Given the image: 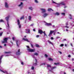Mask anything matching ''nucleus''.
Segmentation results:
<instances>
[{
  "instance_id": "obj_1",
  "label": "nucleus",
  "mask_w": 74,
  "mask_h": 74,
  "mask_svg": "<svg viewBox=\"0 0 74 74\" xmlns=\"http://www.w3.org/2000/svg\"><path fill=\"white\" fill-rule=\"evenodd\" d=\"M47 69L49 70V71H51V72H52V73H54L53 71V69H56V66L53 67L52 68L51 67V65H50L49 64H47Z\"/></svg>"
},
{
  "instance_id": "obj_2",
  "label": "nucleus",
  "mask_w": 74,
  "mask_h": 74,
  "mask_svg": "<svg viewBox=\"0 0 74 74\" xmlns=\"http://www.w3.org/2000/svg\"><path fill=\"white\" fill-rule=\"evenodd\" d=\"M9 18H10V16H8L5 18V19L7 21V24L6 25V28L7 29H10V26L9 25V24H8V23H9L8 22Z\"/></svg>"
},
{
  "instance_id": "obj_3",
  "label": "nucleus",
  "mask_w": 74,
  "mask_h": 74,
  "mask_svg": "<svg viewBox=\"0 0 74 74\" xmlns=\"http://www.w3.org/2000/svg\"><path fill=\"white\" fill-rule=\"evenodd\" d=\"M26 47L27 48V50L29 52H35V49H32L29 48V46H27Z\"/></svg>"
},
{
  "instance_id": "obj_4",
  "label": "nucleus",
  "mask_w": 74,
  "mask_h": 74,
  "mask_svg": "<svg viewBox=\"0 0 74 74\" xmlns=\"http://www.w3.org/2000/svg\"><path fill=\"white\" fill-rule=\"evenodd\" d=\"M10 38V37L5 38L3 39V41H2V43H6L7 42V40Z\"/></svg>"
},
{
  "instance_id": "obj_5",
  "label": "nucleus",
  "mask_w": 74,
  "mask_h": 74,
  "mask_svg": "<svg viewBox=\"0 0 74 74\" xmlns=\"http://www.w3.org/2000/svg\"><path fill=\"white\" fill-rule=\"evenodd\" d=\"M34 55H36V56H38V53H35L34 54V55H32V57L33 58H34L35 59L36 62L37 63V59H36V58H35V56H34Z\"/></svg>"
},
{
  "instance_id": "obj_6",
  "label": "nucleus",
  "mask_w": 74,
  "mask_h": 74,
  "mask_svg": "<svg viewBox=\"0 0 74 74\" xmlns=\"http://www.w3.org/2000/svg\"><path fill=\"white\" fill-rule=\"evenodd\" d=\"M10 52H5L4 53L5 54V56H10Z\"/></svg>"
},
{
  "instance_id": "obj_7",
  "label": "nucleus",
  "mask_w": 74,
  "mask_h": 74,
  "mask_svg": "<svg viewBox=\"0 0 74 74\" xmlns=\"http://www.w3.org/2000/svg\"><path fill=\"white\" fill-rule=\"evenodd\" d=\"M21 53V52H20V49H19L18 50V51L16 52V54L17 56H19Z\"/></svg>"
},
{
  "instance_id": "obj_8",
  "label": "nucleus",
  "mask_w": 74,
  "mask_h": 74,
  "mask_svg": "<svg viewBox=\"0 0 74 74\" xmlns=\"http://www.w3.org/2000/svg\"><path fill=\"white\" fill-rule=\"evenodd\" d=\"M40 10L41 11V13H42V14H44V13L46 12V10H45V9L41 8Z\"/></svg>"
},
{
  "instance_id": "obj_9",
  "label": "nucleus",
  "mask_w": 74,
  "mask_h": 74,
  "mask_svg": "<svg viewBox=\"0 0 74 74\" xmlns=\"http://www.w3.org/2000/svg\"><path fill=\"white\" fill-rule=\"evenodd\" d=\"M16 42L17 46L18 47H19V45L20 44V41L19 40H16Z\"/></svg>"
},
{
  "instance_id": "obj_10",
  "label": "nucleus",
  "mask_w": 74,
  "mask_h": 74,
  "mask_svg": "<svg viewBox=\"0 0 74 74\" xmlns=\"http://www.w3.org/2000/svg\"><path fill=\"white\" fill-rule=\"evenodd\" d=\"M17 22L19 28H21V25L20 24V21L19 19H17Z\"/></svg>"
},
{
  "instance_id": "obj_11",
  "label": "nucleus",
  "mask_w": 74,
  "mask_h": 74,
  "mask_svg": "<svg viewBox=\"0 0 74 74\" xmlns=\"http://www.w3.org/2000/svg\"><path fill=\"white\" fill-rule=\"evenodd\" d=\"M54 32H55V31L50 30L48 36L51 37V36L52 35V33H53Z\"/></svg>"
},
{
  "instance_id": "obj_12",
  "label": "nucleus",
  "mask_w": 74,
  "mask_h": 74,
  "mask_svg": "<svg viewBox=\"0 0 74 74\" xmlns=\"http://www.w3.org/2000/svg\"><path fill=\"white\" fill-rule=\"evenodd\" d=\"M48 15V14L47 13H44L43 15L42 16L44 18H46V17H47V16Z\"/></svg>"
},
{
  "instance_id": "obj_13",
  "label": "nucleus",
  "mask_w": 74,
  "mask_h": 74,
  "mask_svg": "<svg viewBox=\"0 0 74 74\" xmlns=\"http://www.w3.org/2000/svg\"><path fill=\"white\" fill-rule=\"evenodd\" d=\"M25 33H27L28 34H29L30 33V29H25Z\"/></svg>"
},
{
  "instance_id": "obj_14",
  "label": "nucleus",
  "mask_w": 74,
  "mask_h": 74,
  "mask_svg": "<svg viewBox=\"0 0 74 74\" xmlns=\"http://www.w3.org/2000/svg\"><path fill=\"white\" fill-rule=\"evenodd\" d=\"M18 7H20V8H22L23 7V3L21 2L20 4L18 5Z\"/></svg>"
},
{
  "instance_id": "obj_15",
  "label": "nucleus",
  "mask_w": 74,
  "mask_h": 74,
  "mask_svg": "<svg viewBox=\"0 0 74 74\" xmlns=\"http://www.w3.org/2000/svg\"><path fill=\"white\" fill-rule=\"evenodd\" d=\"M5 7L6 8H8V5L7 2L5 3Z\"/></svg>"
},
{
  "instance_id": "obj_16",
  "label": "nucleus",
  "mask_w": 74,
  "mask_h": 74,
  "mask_svg": "<svg viewBox=\"0 0 74 74\" xmlns=\"http://www.w3.org/2000/svg\"><path fill=\"white\" fill-rule=\"evenodd\" d=\"M45 25H46V26H51V25H52V24L50 23H46L45 24Z\"/></svg>"
},
{
  "instance_id": "obj_17",
  "label": "nucleus",
  "mask_w": 74,
  "mask_h": 74,
  "mask_svg": "<svg viewBox=\"0 0 74 74\" xmlns=\"http://www.w3.org/2000/svg\"><path fill=\"white\" fill-rule=\"evenodd\" d=\"M38 32L39 33H40V34H41L42 33H43V32H42V31L41 30L39 29L38 30Z\"/></svg>"
},
{
  "instance_id": "obj_18",
  "label": "nucleus",
  "mask_w": 74,
  "mask_h": 74,
  "mask_svg": "<svg viewBox=\"0 0 74 74\" xmlns=\"http://www.w3.org/2000/svg\"><path fill=\"white\" fill-rule=\"evenodd\" d=\"M3 55L1 56L0 57V64L1 63V59H2V58H3Z\"/></svg>"
},
{
  "instance_id": "obj_19",
  "label": "nucleus",
  "mask_w": 74,
  "mask_h": 74,
  "mask_svg": "<svg viewBox=\"0 0 74 74\" xmlns=\"http://www.w3.org/2000/svg\"><path fill=\"white\" fill-rule=\"evenodd\" d=\"M28 19L29 21H32V16H30L28 17Z\"/></svg>"
},
{
  "instance_id": "obj_20",
  "label": "nucleus",
  "mask_w": 74,
  "mask_h": 74,
  "mask_svg": "<svg viewBox=\"0 0 74 74\" xmlns=\"http://www.w3.org/2000/svg\"><path fill=\"white\" fill-rule=\"evenodd\" d=\"M23 40H24V41H27V42H29V40H28V39L27 38H23Z\"/></svg>"
},
{
  "instance_id": "obj_21",
  "label": "nucleus",
  "mask_w": 74,
  "mask_h": 74,
  "mask_svg": "<svg viewBox=\"0 0 74 74\" xmlns=\"http://www.w3.org/2000/svg\"><path fill=\"white\" fill-rule=\"evenodd\" d=\"M43 33H44V36H46V37H47V34L45 33V32H43Z\"/></svg>"
},
{
  "instance_id": "obj_22",
  "label": "nucleus",
  "mask_w": 74,
  "mask_h": 74,
  "mask_svg": "<svg viewBox=\"0 0 74 74\" xmlns=\"http://www.w3.org/2000/svg\"><path fill=\"white\" fill-rule=\"evenodd\" d=\"M48 42L49 44H51L53 46V43L52 42H51L50 41H48Z\"/></svg>"
},
{
  "instance_id": "obj_23",
  "label": "nucleus",
  "mask_w": 74,
  "mask_h": 74,
  "mask_svg": "<svg viewBox=\"0 0 74 74\" xmlns=\"http://www.w3.org/2000/svg\"><path fill=\"white\" fill-rule=\"evenodd\" d=\"M60 4L62 5H66V4L64 3V2H61V3H60Z\"/></svg>"
},
{
  "instance_id": "obj_24",
  "label": "nucleus",
  "mask_w": 74,
  "mask_h": 74,
  "mask_svg": "<svg viewBox=\"0 0 74 74\" xmlns=\"http://www.w3.org/2000/svg\"><path fill=\"white\" fill-rule=\"evenodd\" d=\"M56 4H57V7H60V3H56Z\"/></svg>"
},
{
  "instance_id": "obj_25",
  "label": "nucleus",
  "mask_w": 74,
  "mask_h": 74,
  "mask_svg": "<svg viewBox=\"0 0 74 74\" xmlns=\"http://www.w3.org/2000/svg\"><path fill=\"white\" fill-rule=\"evenodd\" d=\"M29 10H31V11H33V8L32 7H30L29 8Z\"/></svg>"
},
{
  "instance_id": "obj_26",
  "label": "nucleus",
  "mask_w": 74,
  "mask_h": 74,
  "mask_svg": "<svg viewBox=\"0 0 74 74\" xmlns=\"http://www.w3.org/2000/svg\"><path fill=\"white\" fill-rule=\"evenodd\" d=\"M49 60L53 61V60L51 58H48Z\"/></svg>"
},
{
  "instance_id": "obj_27",
  "label": "nucleus",
  "mask_w": 74,
  "mask_h": 74,
  "mask_svg": "<svg viewBox=\"0 0 74 74\" xmlns=\"http://www.w3.org/2000/svg\"><path fill=\"white\" fill-rule=\"evenodd\" d=\"M59 15V13L58 12H56L55 14V15Z\"/></svg>"
},
{
  "instance_id": "obj_28",
  "label": "nucleus",
  "mask_w": 74,
  "mask_h": 74,
  "mask_svg": "<svg viewBox=\"0 0 74 74\" xmlns=\"http://www.w3.org/2000/svg\"><path fill=\"white\" fill-rule=\"evenodd\" d=\"M51 10H52V11H53V10L52 9L49 8L48 9V11H51Z\"/></svg>"
},
{
  "instance_id": "obj_29",
  "label": "nucleus",
  "mask_w": 74,
  "mask_h": 74,
  "mask_svg": "<svg viewBox=\"0 0 74 74\" xmlns=\"http://www.w3.org/2000/svg\"><path fill=\"white\" fill-rule=\"evenodd\" d=\"M69 16H71V17H69V19H72V17H71V14H69Z\"/></svg>"
},
{
  "instance_id": "obj_30",
  "label": "nucleus",
  "mask_w": 74,
  "mask_h": 74,
  "mask_svg": "<svg viewBox=\"0 0 74 74\" xmlns=\"http://www.w3.org/2000/svg\"><path fill=\"white\" fill-rule=\"evenodd\" d=\"M24 19V16H22L20 18V19Z\"/></svg>"
},
{
  "instance_id": "obj_31",
  "label": "nucleus",
  "mask_w": 74,
  "mask_h": 74,
  "mask_svg": "<svg viewBox=\"0 0 74 74\" xmlns=\"http://www.w3.org/2000/svg\"><path fill=\"white\" fill-rule=\"evenodd\" d=\"M34 1H35V3H38V2L37 0H35Z\"/></svg>"
},
{
  "instance_id": "obj_32",
  "label": "nucleus",
  "mask_w": 74,
  "mask_h": 74,
  "mask_svg": "<svg viewBox=\"0 0 74 74\" xmlns=\"http://www.w3.org/2000/svg\"><path fill=\"white\" fill-rule=\"evenodd\" d=\"M62 15H63V16H64L65 15V13H61Z\"/></svg>"
},
{
  "instance_id": "obj_33",
  "label": "nucleus",
  "mask_w": 74,
  "mask_h": 74,
  "mask_svg": "<svg viewBox=\"0 0 74 74\" xmlns=\"http://www.w3.org/2000/svg\"><path fill=\"white\" fill-rule=\"evenodd\" d=\"M0 22H4V21L2 19L0 20Z\"/></svg>"
},
{
  "instance_id": "obj_34",
  "label": "nucleus",
  "mask_w": 74,
  "mask_h": 74,
  "mask_svg": "<svg viewBox=\"0 0 74 74\" xmlns=\"http://www.w3.org/2000/svg\"><path fill=\"white\" fill-rule=\"evenodd\" d=\"M64 46V44H61L60 45V47H63Z\"/></svg>"
},
{
  "instance_id": "obj_35",
  "label": "nucleus",
  "mask_w": 74,
  "mask_h": 74,
  "mask_svg": "<svg viewBox=\"0 0 74 74\" xmlns=\"http://www.w3.org/2000/svg\"><path fill=\"white\" fill-rule=\"evenodd\" d=\"M3 33V32H1V33H0V36H2Z\"/></svg>"
},
{
  "instance_id": "obj_36",
  "label": "nucleus",
  "mask_w": 74,
  "mask_h": 74,
  "mask_svg": "<svg viewBox=\"0 0 74 74\" xmlns=\"http://www.w3.org/2000/svg\"><path fill=\"white\" fill-rule=\"evenodd\" d=\"M54 64H55V65H58V64H59V63H55Z\"/></svg>"
},
{
  "instance_id": "obj_37",
  "label": "nucleus",
  "mask_w": 74,
  "mask_h": 74,
  "mask_svg": "<svg viewBox=\"0 0 74 74\" xmlns=\"http://www.w3.org/2000/svg\"><path fill=\"white\" fill-rule=\"evenodd\" d=\"M34 66H37V63H35L33 64Z\"/></svg>"
},
{
  "instance_id": "obj_38",
  "label": "nucleus",
  "mask_w": 74,
  "mask_h": 74,
  "mask_svg": "<svg viewBox=\"0 0 74 74\" xmlns=\"http://www.w3.org/2000/svg\"><path fill=\"white\" fill-rule=\"evenodd\" d=\"M65 27H66L67 29L69 28V26H67V25L65 26Z\"/></svg>"
},
{
  "instance_id": "obj_39",
  "label": "nucleus",
  "mask_w": 74,
  "mask_h": 74,
  "mask_svg": "<svg viewBox=\"0 0 74 74\" xmlns=\"http://www.w3.org/2000/svg\"><path fill=\"white\" fill-rule=\"evenodd\" d=\"M52 3H54V4H57V3L55 2H54L53 1H52Z\"/></svg>"
},
{
  "instance_id": "obj_40",
  "label": "nucleus",
  "mask_w": 74,
  "mask_h": 74,
  "mask_svg": "<svg viewBox=\"0 0 74 74\" xmlns=\"http://www.w3.org/2000/svg\"><path fill=\"white\" fill-rule=\"evenodd\" d=\"M36 47H39V45H38V44H36Z\"/></svg>"
},
{
  "instance_id": "obj_41",
  "label": "nucleus",
  "mask_w": 74,
  "mask_h": 74,
  "mask_svg": "<svg viewBox=\"0 0 74 74\" xmlns=\"http://www.w3.org/2000/svg\"><path fill=\"white\" fill-rule=\"evenodd\" d=\"M39 37H40V35H36V37L37 38H38Z\"/></svg>"
},
{
  "instance_id": "obj_42",
  "label": "nucleus",
  "mask_w": 74,
  "mask_h": 74,
  "mask_svg": "<svg viewBox=\"0 0 74 74\" xmlns=\"http://www.w3.org/2000/svg\"><path fill=\"white\" fill-rule=\"evenodd\" d=\"M45 57H46V58H47V57H48V55H47L46 54H45Z\"/></svg>"
},
{
  "instance_id": "obj_43",
  "label": "nucleus",
  "mask_w": 74,
  "mask_h": 74,
  "mask_svg": "<svg viewBox=\"0 0 74 74\" xmlns=\"http://www.w3.org/2000/svg\"><path fill=\"white\" fill-rule=\"evenodd\" d=\"M34 68L33 66H32L31 68L32 70H34Z\"/></svg>"
},
{
  "instance_id": "obj_44",
  "label": "nucleus",
  "mask_w": 74,
  "mask_h": 74,
  "mask_svg": "<svg viewBox=\"0 0 74 74\" xmlns=\"http://www.w3.org/2000/svg\"><path fill=\"white\" fill-rule=\"evenodd\" d=\"M66 26H67V25H69V24L68 23V22H67L66 23Z\"/></svg>"
},
{
  "instance_id": "obj_45",
  "label": "nucleus",
  "mask_w": 74,
  "mask_h": 74,
  "mask_svg": "<svg viewBox=\"0 0 74 74\" xmlns=\"http://www.w3.org/2000/svg\"><path fill=\"white\" fill-rule=\"evenodd\" d=\"M58 38H60V37H56V39H58Z\"/></svg>"
},
{
  "instance_id": "obj_46",
  "label": "nucleus",
  "mask_w": 74,
  "mask_h": 74,
  "mask_svg": "<svg viewBox=\"0 0 74 74\" xmlns=\"http://www.w3.org/2000/svg\"><path fill=\"white\" fill-rule=\"evenodd\" d=\"M31 46L32 48H33V45L32 44H31Z\"/></svg>"
},
{
  "instance_id": "obj_47",
  "label": "nucleus",
  "mask_w": 74,
  "mask_h": 74,
  "mask_svg": "<svg viewBox=\"0 0 74 74\" xmlns=\"http://www.w3.org/2000/svg\"><path fill=\"white\" fill-rule=\"evenodd\" d=\"M12 39L14 41V40H15V38H14V37H13L12 38Z\"/></svg>"
},
{
  "instance_id": "obj_48",
  "label": "nucleus",
  "mask_w": 74,
  "mask_h": 74,
  "mask_svg": "<svg viewBox=\"0 0 74 74\" xmlns=\"http://www.w3.org/2000/svg\"><path fill=\"white\" fill-rule=\"evenodd\" d=\"M21 64H22V65H23V62H21Z\"/></svg>"
},
{
  "instance_id": "obj_49",
  "label": "nucleus",
  "mask_w": 74,
  "mask_h": 74,
  "mask_svg": "<svg viewBox=\"0 0 74 74\" xmlns=\"http://www.w3.org/2000/svg\"><path fill=\"white\" fill-rule=\"evenodd\" d=\"M52 27H55V25H53L51 26Z\"/></svg>"
},
{
  "instance_id": "obj_50",
  "label": "nucleus",
  "mask_w": 74,
  "mask_h": 74,
  "mask_svg": "<svg viewBox=\"0 0 74 74\" xmlns=\"http://www.w3.org/2000/svg\"><path fill=\"white\" fill-rule=\"evenodd\" d=\"M51 40H53V38L52 37H51Z\"/></svg>"
},
{
  "instance_id": "obj_51",
  "label": "nucleus",
  "mask_w": 74,
  "mask_h": 74,
  "mask_svg": "<svg viewBox=\"0 0 74 74\" xmlns=\"http://www.w3.org/2000/svg\"><path fill=\"white\" fill-rule=\"evenodd\" d=\"M33 31H34V32H35L36 31V30H35V29H33Z\"/></svg>"
},
{
  "instance_id": "obj_52",
  "label": "nucleus",
  "mask_w": 74,
  "mask_h": 74,
  "mask_svg": "<svg viewBox=\"0 0 74 74\" xmlns=\"http://www.w3.org/2000/svg\"><path fill=\"white\" fill-rule=\"evenodd\" d=\"M59 52L60 53V54H62V52L61 51H59Z\"/></svg>"
},
{
  "instance_id": "obj_53",
  "label": "nucleus",
  "mask_w": 74,
  "mask_h": 74,
  "mask_svg": "<svg viewBox=\"0 0 74 74\" xmlns=\"http://www.w3.org/2000/svg\"><path fill=\"white\" fill-rule=\"evenodd\" d=\"M72 61H74V58H72Z\"/></svg>"
},
{
  "instance_id": "obj_54",
  "label": "nucleus",
  "mask_w": 74,
  "mask_h": 74,
  "mask_svg": "<svg viewBox=\"0 0 74 74\" xmlns=\"http://www.w3.org/2000/svg\"><path fill=\"white\" fill-rule=\"evenodd\" d=\"M33 25V24H32L30 25V26H32Z\"/></svg>"
},
{
  "instance_id": "obj_55",
  "label": "nucleus",
  "mask_w": 74,
  "mask_h": 74,
  "mask_svg": "<svg viewBox=\"0 0 74 74\" xmlns=\"http://www.w3.org/2000/svg\"><path fill=\"white\" fill-rule=\"evenodd\" d=\"M71 46L72 47H73V44H72V43H71Z\"/></svg>"
},
{
  "instance_id": "obj_56",
  "label": "nucleus",
  "mask_w": 74,
  "mask_h": 74,
  "mask_svg": "<svg viewBox=\"0 0 74 74\" xmlns=\"http://www.w3.org/2000/svg\"><path fill=\"white\" fill-rule=\"evenodd\" d=\"M68 57H69V58H70V57H71V56H70V55H69L68 56Z\"/></svg>"
},
{
  "instance_id": "obj_57",
  "label": "nucleus",
  "mask_w": 74,
  "mask_h": 74,
  "mask_svg": "<svg viewBox=\"0 0 74 74\" xmlns=\"http://www.w3.org/2000/svg\"><path fill=\"white\" fill-rule=\"evenodd\" d=\"M45 63L42 64V65H45Z\"/></svg>"
},
{
  "instance_id": "obj_58",
  "label": "nucleus",
  "mask_w": 74,
  "mask_h": 74,
  "mask_svg": "<svg viewBox=\"0 0 74 74\" xmlns=\"http://www.w3.org/2000/svg\"><path fill=\"white\" fill-rule=\"evenodd\" d=\"M64 41H66V39H64Z\"/></svg>"
},
{
  "instance_id": "obj_59",
  "label": "nucleus",
  "mask_w": 74,
  "mask_h": 74,
  "mask_svg": "<svg viewBox=\"0 0 74 74\" xmlns=\"http://www.w3.org/2000/svg\"><path fill=\"white\" fill-rule=\"evenodd\" d=\"M57 34H60V33H59V32H58Z\"/></svg>"
},
{
  "instance_id": "obj_60",
  "label": "nucleus",
  "mask_w": 74,
  "mask_h": 74,
  "mask_svg": "<svg viewBox=\"0 0 74 74\" xmlns=\"http://www.w3.org/2000/svg\"><path fill=\"white\" fill-rule=\"evenodd\" d=\"M4 46H5V47L6 46V44H4Z\"/></svg>"
},
{
  "instance_id": "obj_61",
  "label": "nucleus",
  "mask_w": 74,
  "mask_h": 74,
  "mask_svg": "<svg viewBox=\"0 0 74 74\" xmlns=\"http://www.w3.org/2000/svg\"><path fill=\"white\" fill-rule=\"evenodd\" d=\"M0 48H2V47L1 46H0Z\"/></svg>"
},
{
  "instance_id": "obj_62",
  "label": "nucleus",
  "mask_w": 74,
  "mask_h": 74,
  "mask_svg": "<svg viewBox=\"0 0 74 74\" xmlns=\"http://www.w3.org/2000/svg\"><path fill=\"white\" fill-rule=\"evenodd\" d=\"M65 47H66V46H67V45L65 44Z\"/></svg>"
},
{
  "instance_id": "obj_63",
  "label": "nucleus",
  "mask_w": 74,
  "mask_h": 74,
  "mask_svg": "<svg viewBox=\"0 0 74 74\" xmlns=\"http://www.w3.org/2000/svg\"><path fill=\"white\" fill-rule=\"evenodd\" d=\"M66 31H67V32H68V31H69V30H68V29H66Z\"/></svg>"
},
{
  "instance_id": "obj_64",
  "label": "nucleus",
  "mask_w": 74,
  "mask_h": 74,
  "mask_svg": "<svg viewBox=\"0 0 74 74\" xmlns=\"http://www.w3.org/2000/svg\"><path fill=\"white\" fill-rule=\"evenodd\" d=\"M64 12H66V10H64Z\"/></svg>"
}]
</instances>
